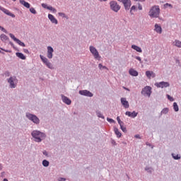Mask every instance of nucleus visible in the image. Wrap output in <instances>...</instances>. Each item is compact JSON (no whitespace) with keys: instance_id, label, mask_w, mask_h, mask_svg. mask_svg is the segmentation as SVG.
Here are the masks:
<instances>
[{"instance_id":"1","label":"nucleus","mask_w":181,"mask_h":181,"mask_svg":"<svg viewBox=\"0 0 181 181\" xmlns=\"http://www.w3.org/2000/svg\"><path fill=\"white\" fill-rule=\"evenodd\" d=\"M31 136L34 138V141L40 143L43 141V139H46V134L39 131L34 130L31 132Z\"/></svg>"},{"instance_id":"2","label":"nucleus","mask_w":181,"mask_h":181,"mask_svg":"<svg viewBox=\"0 0 181 181\" xmlns=\"http://www.w3.org/2000/svg\"><path fill=\"white\" fill-rule=\"evenodd\" d=\"M159 13H160L159 6H153L148 12V15L151 18H159Z\"/></svg>"},{"instance_id":"3","label":"nucleus","mask_w":181,"mask_h":181,"mask_svg":"<svg viewBox=\"0 0 181 181\" xmlns=\"http://www.w3.org/2000/svg\"><path fill=\"white\" fill-rule=\"evenodd\" d=\"M25 117L26 118H28V119L32 121V122H33L36 125H39V124H40V119H39V117H37V116H36V115L27 112L25 113Z\"/></svg>"},{"instance_id":"4","label":"nucleus","mask_w":181,"mask_h":181,"mask_svg":"<svg viewBox=\"0 0 181 181\" xmlns=\"http://www.w3.org/2000/svg\"><path fill=\"white\" fill-rule=\"evenodd\" d=\"M40 58L48 69H50V70L54 69L53 64L50 62V61H49L47 58L45 57L43 55H40Z\"/></svg>"},{"instance_id":"5","label":"nucleus","mask_w":181,"mask_h":181,"mask_svg":"<svg viewBox=\"0 0 181 181\" xmlns=\"http://www.w3.org/2000/svg\"><path fill=\"white\" fill-rule=\"evenodd\" d=\"M17 82H18V79L15 76H11L9 78L7 79V83L10 84V88H16Z\"/></svg>"},{"instance_id":"6","label":"nucleus","mask_w":181,"mask_h":181,"mask_svg":"<svg viewBox=\"0 0 181 181\" xmlns=\"http://www.w3.org/2000/svg\"><path fill=\"white\" fill-rule=\"evenodd\" d=\"M110 9L114 12H118L121 9V6L117 3L115 1H112L110 2Z\"/></svg>"},{"instance_id":"7","label":"nucleus","mask_w":181,"mask_h":181,"mask_svg":"<svg viewBox=\"0 0 181 181\" xmlns=\"http://www.w3.org/2000/svg\"><path fill=\"white\" fill-rule=\"evenodd\" d=\"M89 49L95 59H101V57H100V53H98V51L94 46H90Z\"/></svg>"},{"instance_id":"8","label":"nucleus","mask_w":181,"mask_h":181,"mask_svg":"<svg viewBox=\"0 0 181 181\" xmlns=\"http://www.w3.org/2000/svg\"><path fill=\"white\" fill-rule=\"evenodd\" d=\"M141 94H143V95L151 97V94H152V88L151 86L144 87L141 90Z\"/></svg>"},{"instance_id":"9","label":"nucleus","mask_w":181,"mask_h":181,"mask_svg":"<svg viewBox=\"0 0 181 181\" xmlns=\"http://www.w3.org/2000/svg\"><path fill=\"white\" fill-rule=\"evenodd\" d=\"M117 1L123 4L125 11H129V9H131V0H117Z\"/></svg>"},{"instance_id":"10","label":"nucleus","mask_w":181,"mask_h":181,"mask_svg":"<svg viewBox=\"0 0 181 181\" xmlns=\"http://www.w3.org/2000/svg\"><path fill=\"white\" fill-rule=\"evenodd\" d=\"M155 86H157L158 88H166L170 86V83H169V82L161 81L160 83H156Z\"/></svg>"},{"instance_id":"11","label":"nucleus","mask_w":181,"mask_h":181,"mask_svg":"<svg viewBox=\"0 0 181 181\" xmlns=\"http://www.w3.org/2000/svg\"><path fill=\"white\" fill-rule=\"evenodd\" d=\"M79 94L81 95H84L85 97H93V95H94L93 93L88 90H79Z\"/></svg>"},{"instance_id":"12","label":"nucleus","mask_w":181,"mask_h":181,"mask_svg":"<svg viewBox=\"0 0 181 181\" xmlns=\"http://www.w3.org/2000/svg\"><path fill=\"white\" fill-rule=\"evenodd\" d=\"M53 52H54V49H53V47L48 46L47 57H48L49 59H53Z\"/></svg>"},{"instance_id":"13","label":"nucleus","mask_w":181,"mask_h":181,"mask_svg":"<svg viewBox=\"0 0 181 181\" xmlns=\"http://www.w3.org/2000/svg\"><path fill=\"white\" fill-rule=\"evenodd\" d=\"M62 100L63 103L66 104V105H70L71 104V100L70 98H67V96H65L64 95L62 94L61 95Z\"/></svg>"},{"instance_id":"14","label":"nucleus","mask_w":181,"mask_h":181,"mask_svg":"<svg viewBox=\"0 0 181 181\" xmlns=\"http://www.w3.org/2000/svg\"><path fill=\"white\" fill-rule=\"evenodd\" d=\"M0 11H2L4 13H6V15H8V16H11V18H15L14 14L12 13L9 12V11L2 6H0Z\"/></svg>"},{"instance_id":"15","label":"nucleus","mask_w":181,"mask_h":181,"mask_svg":"<svg viewBox=\"0 0 181 181\" xmlns=\"http://www.w3.org/2000/svg\"><path fill=\"white\" fill-rule=\"evenodd\" d=\"M120 101L124 108H128L129 107V103L127 101V98H121Z\"/></svg>"},{"instance_id":"16","label":"nucleus","mask_w":181,"mask_h":181,"mask_svg":"<svg viewBox=\"0 0 181 181\" xmlns=\"http://www.w3.org/2000/svg\"><path fill=\"white\" fill-rule=\"evenodd\" d=\"M125 115H127L128 117H131V118H135L138 115V112L133 111L132 112L127 111L125 112Z\"/></svg>"},{"instance_id":"17","label":"nucleus","mask_w":181,"mask_h":181,"mask_svg":"<svg viewBox=\"0 0 181 181\" xmlns=\"http://www.w3.org/2000/svg\"><path fill=\"white\" fill-rule=\"evenodd\" d=\"M48 19L52 22V23H54L55 25H57L59 23V21H57V19L54 18V16L52 14H48Z\"/></svg>"},{"instance_id":"18","label":"nucleus","mask_w":181,"mask_h":181,"mask_svg":"<svg viewBox=\"0 0 181 181\" xmlns=\"http://www.w3.org/2000/svg\"><path fill=\"white\" fill-rule=\"evenodd\" d=\"M129 74L130 76H132L133 77H138L139 73L134 69H130L129 71Z\"/></svg>"},{"instance_id":"19","label":"nucleus","mask_w":181,"mask_h":181,"mask_svg":"<svg viewBox=\"0 0 181 181\" xmlns=\"http://www.w3.org/2000/svg\"><path fill=\"white\" fill-rule=\"evenodd\" d=\"M16 56L21 60H26V56H25L22 52H16Z\"/></svg>"},{"instance_id":"20","label":"nucleus","mask_w":181,"mask_h":181,"mask_svg":"<svg viewBox=\"0 0 181 181\" xmlns=\"http://www.w3.org/2000/svg\"><path fill=\"white\" fill-rule=\"evenodd\" d=\"M20 4H21V5H23L25 8H27L28 9L30 8V4L26 2L25 0H20Z\"/></svg>"},{"instance_id":"21","label":"nucleus","mask_w":181,"mask_h":181,"mask_svg":"<svg viewBox=\"0 0 181 181\" xmlns=\"http://www.w3.org/2000/svg\"><path fill=\"white\" fill-rule=\"evenodd\" d=\"M132 49H133L134 50H136V52H138L139 53H142V49L138 45H132Z\"/></svg>"},{"instance_id":"22","label":"nucleus","mask_w":181,"mask_h":181,"mask_svg":"<svg viewBox=\"0 0 181 181\" xmlns=\"http://www.w3.org/2000/svg\"><path fill=\"white\" fill-rule=\"evenodd\" d=\"M154 30L156 32H157V33H162V27H160V25H158V24H156L155 25V29Z\"/></svg>"},{"instance_id":"23","label":"nucleus","mask_w":181,"mask_h":181,"mask_svg":"<svg viewBox=\"0 0 181 181\" xmlns=\"http://www.w3.org/2000/svg\"><path fill=\"white\" fill-rule=\"evenodd\" d=\"M114 131H115V134L117 135V138H121L122 134H121V132H119V130L118 129V128L115 127Z\"/></svg>"},{"instance_id":"24","label":"nucleus","mask_w":181,"mask_h":181,"mask_svg":"<svg viewBox=\"0 0 181 181\" xmlns=\"http://www.w3.org/2000/svg\"><path fill=\"white\" fill-rule=\"evenodd\" d=\"M1 40H2V42H6V40H8V39H9V37H8L6 36V35L5 34H1L0 35Z\"/></svg>"},{"instance_id":"25","label":"nucleus","mask_w":181,"mask_h":181,"mask_svg":"<svg viewBox=\"0 0 181 181\" xmlns=\"http://www.w3.org/2000/svg\"><path fill=\"white\" fill-rule=\"evenodd\" d=\"M173 45L176 46L177 47L181 48V42L177 40H175V42H173Z\"/></svg>"},{"instance_id":"26","label":"nucleus","mask_w":181,"mask_h":181,"mask_svg":"<svg viewBox=\"0 0 181 181\" xmlns=\"http://www.w3.org/2000/svg\"><path fill=\"white\" fill-rule=\"evenodd\" d=\"M49 165H50V163L49 162V160H42V165H43L45 168L49 167Z\"/></svg>"},{"instance_id":"27","label":"nucleus","mask_w":181,"mask_h":181,"mask_svg":"<svg viewBox=\"0 0 181 181\" xmlns=\"http://www.w3.org/2000/svg\"><path fill=\"white\" fill-rule=\"evenodd\" d=\"M168 112H169V108L165 107L164 109L162 110V111L160 112V115H163V114L166 115V114H168Z\"/></svg>"},{"instance_id":"28","label":"nucleus","mask_w":181,"mask_h":181,"mask_svg":"<svg viewBox=\"0 0 181 181\" xmlns=\"http://www.w3.org/2000/svg\"><path fill=\"white\" fill-rule=\"evenodd\" d=\"M173 110L175 111V112H177L179 111V106L177 105V103L175 102L173 103Z\"/></svg>"},{"instance_id":"29","label":"nucleus","mask_w":181,"mask_h":181,"mask_svg":"<svg viewBox=\"0 0 181 181\" xmlns=\"http://www.w3.org/2000/svg\"><path fill=\"white\" fill-rule=\"evenodd\" d=\"M153 74V71H146V77H148V78H151V77L152 76V74Z\"/></svg>"},{"instance_id":"30","label":"nucleus","mask_w":181,"mask_h":181,"mask_svg":"<svg viewBox=\"0 0 181 181\" xmlns=\"http://www.w3.org/2000/svg\"><path fill=\"white\" fill-rule=\"evenodd\" d=\"M145 170L148 172V173L152 174L153 169L151 167H146Z\"/></svg>"},{"instance_id":"31","label":"nucleus","mask_w":181,"mask_h":181,"mask_svg":"<svg viewBox=\"0 0 181 181\" xmlns=\"http://www.w3.org/2000/svg\"><path fill=\"white\" fill-rule=\"evenodd\" d=\"M171 155L173 159H175V160H179V159H180V156H179V154H177L176 156H175V153H172Z\"/></svg>"},{"instance_id":"32","label":"nucleus","mask_w":181,"mask_h":181,"mask_svg":"<svg viewBox=\"0 0 181 181\" xmlns=\"http://www.w3.org/2000/svg\"><path fill=\"white\" fill-rule=\"evenodd\" d=\"M96 115L97 117H98V118H103V119H104V115H102L101 112L100 111H97L96 112Z\"/></svg>"},{"instance_id":"33","label":"nucleus","mask_w":181,"mask_h":181,"mask_svg":"<svg viewBox=\"0 0 181 181\" xmlns=\"http://www.w3.org/2000/svg\"><path fill=\"white\" fill-rule=\"evenodd\" d=\"M10 37H11V39H13V40H14V42H17L19 39L16 38V37H15V35L12 33L9 34Z\"/></svg>"},{"instance_id":"34","label":"nucleus","mask_w":181,"mask_h":181,"mask_svg":"<svg viewBox=\"0 0 181 181\" xmlns=\"http://www.w3.org/2000/svg\"><path fill=\"white\" fill-rule=\"evenodd\" d=\"M16 43H18V45H19V46H22V47H25L26 46V45H25L23 43V42L21 41L20 40H18Z\"/></svg>"},{"instance_id":"35","label":"nucleus","mask_w":181,"mask_h":181,"mask_svg":"<svg viewBox=\"0 0 181 181\" xmlns=\"http://www.w3.org/2000/svg\"><path fill=\"white\" fill-rule=\"evenodd\" d=\"M30 12L31 13H33V15H36V13H37V12L36 11L35 8H33V7L30 8Z\"/></svg>"},{"instance_id":"36","label":"nucleus","mask_w":181,"mask_h":181,"mask_svg":"<svg viewBox=\"0 0 181 181\" xmlns=\"http://www.w3.org/2000/svg\"><path fill=\"white\" fill-rule=\"evenodd\" d=\"M132 11H136V6H132V8H130V13L131 15H134V13Z\"/></svg>"},{"instance_id":"37","label":"nucleus","mask_w":181,"mask_h":181,"mask_svg":"<svg viewBox=\"0 0 181 181\" xmlns=\"http://www.w3.org/2000/svg\"><path fill=\"white\" fill-rule=\"evenodd\" d=\"M58 15L59 16H62V18H66V19H69V17H67V16H66L64 13H59Z\"/></svg>"},{"instance_id":"38","label":"nucleus","mask_w":181,"mask_h":181,"mask_svg":"<svg viewBox=\"0 0 181 181\" xmlns=\"http://www.w3.org/2000/svg\"><path fill=\"white\" fill-rule=\"evenodd\" d=\"M166 97H167L168 100H169V101H175V99L170 95H166Z\"/></svg>"},{"instance_id":"39","label":"nucleus","mask_w":181,"mask_h":181,"mask_svg":"<svg viewBox=\"0 0 181 181\" xmlns=\"http://www.w3.org/2000/svg\"><path fill=\"white\" fill-rule=\"evenodd\" d=\"M107 121L108 122L112 123V124H115V120H114L113 119H111V118H110V117H107Z\"/></svg>"},{"instance_id":"40","label":"nucleus","mask_w":181,"mask_h":181,"mask_svg":"<svg viewBox=\"0 0 181 181\" xmlns=\"http://www.w3.org/2000/svg\"><path fill=\"white\" fill-rule=\"evenodd\" d=\"M9 45H11V46L13 47L14 50H17V52H19V49H18V48H16V47H15V45H13L12 42H10Z\"/></svg>"},{"instance_id":"41","label":"nucleus","mask_w":181,"mask_h":181,"mask_svg":"<svg viewBox=\"0 0 181 181\" xmlns=\"http://www.w3.org/2000/svg\"><path fill=\"white\" fill-rule=\"evenodd\" d=\"M4 76H6V77H9L11 76V72H9V71H6L4 73Z\"/></svg>"},{"instance_id":"42","label":"nucleus","mask_w":181,"mask_h":181,"mask_svg":"<svg viewBox=\"0 0 181 181\" xmlns=\"http://www.w3.org/2000/svg\"><path fill=\"white\" fill-rule=\"evenodd\" d=\"M120 129H122V131H123V132H127V127L123 126H120Z\"/></svg>"},{"instance_id":"43","label":"nucleus","mask_w":181,"mask_h":181,"mask_svg":"<svg viewBox=\"0 0 181 181\" xmlns=\"http://www.w3.org/2000/svg\"><path fill=\"white\" fill-rule=\"evenodd\" d=\"M0 30H1L2 32H4V33H8V31H6V30L0 25Z\"/></svg>"},{"instance_id":"44","label":"nucleus","mask_w":181,"mask_h":181,"mask_svg":"<svg viewBox=\"0 0 181 181\" xmlns=\"http://www.w3.org/2000/svg\"><path fill=\"white\" fill-rule=\"evenodd\" d=\"M41 6H42V8H44L45 9H47L48 6L47 4L43 3L41 4Z\"/></svg>"},{"instance_id":"45","label":"nucleus","mask_w":181,"mask_h":181,"mask_svg":"<svg viewBox=\"0 0 181 181\" xmlns=\"http://www.w3.org/2000/svg\"><path fill=\"white\" fill-rule=\"evenodd\" d=\"M135 59L138 60L140 63H142V59H141L140 57H135Z\"/></svg>"},{"instance_id":"46","label":"nucleus","mask_w":181,"mask_h":181,"mask_svg":"<svg viewBox=\"0 0 181 181\" xmlns=\"http://www.w3.org/2000/svg\"><path fill=\"white\" fill-rule=\"evenodd\" d=\"M168 6H170V8H172V4H170L168 3L164 4V8H168Z\"/></svg>"},{"instance_id":"47","label":"nucleus","mask_w":181,"mask_h":181,"mask_svg":"<svg viewBox=\"0 0 181 181\" xmlns=\"http://www.w3.org/2000/svg\"><path fill=\"white\" fill-rule=\"evenodd\" d=\"M1 50H3V52H6V53H12V51L11 50L4 49H1Z\"/></svg>"},{"instance_id":"48","label":"nucleus","mask_w":181,"mask_h":181,"mask_svg":"<svg viewBox=\"0 0 181 181\" xmlns=\"http://www.w3.org/2000/svg\"><path fill=\"white\" fill-rule=\"evenodd\" d=\"M43 155H45V156H49V153L46 151H42Z\"/></svg>"},{"instance_id":"49","label":"nucleus","mask_w":181,"mask_h":181,"mask_svg":"<svg viewBox=\"0 0 181 181\" xmlns=\"http://www.w3.org/2000/svg\"><path fill=\"white\" fill-rule=\"evenodd\" d=\"M53 7L52 6H48L47 7V9H48V11H53Z\"/></svg>"},{"instance_id":"50","label":"nucleus","mask_w":181,"mask_h":181,"mask_svg":"<svg viewBox=\"0 0 181 181\" xmlns=\"http://www.w3.org/2000/svg\"><path fill=\"white\" fill-rule=\"evenodd\" d=\"M119 125H120V127H122L124 125V122L120 121L118 122Z\"/></svg>"},{"instance_id":"51","label":"nucleus","mask_w":181,"mask_h":181,"mask_svg":"<svg viewBox=\"0 0 181 181\" xmlns=\"http://www.w3.org/2000/svg\"><path fill=\"white\" fill-rule=\"evenodd\" d=\"M134 138H137V139H141V136H139V134H136L135 136H134Z\"/></svg>"},{"instance_id":"52","label":"nucleus","mask_w":181,"mask_h":181,"mask_svg":"<svg viewBox=\"0 0 181 181\" xmlns=\"http://www.w3.org/2000/svg\"><path fill=\"white\" fill-rule=\"evenodd\" d=\"M59 181H66V178H63V177H59Z\"/></svg>"},{"instance_id":"53","label":"nucleus","mask_w":181,"mask_h":181,"mask_svg":"<svg viewBox=\"0 0 181 181\" xmlns=\"http://www.w3.org/2000/svg\"><path fill=\"white\" fill-rule=\"evenodd\" d=\"M111 144L112 145H117V142H115V140H112Z\"/></svg>"},{"instance_id":"54","label":"nucleus","mask_w":181,"mask_h":181,"mask_svg":"<svg viewBox=\"0 0 181 181\" xmlns=\"http://www.w3.org/2000/svg\"><path fill=\"white\" fill-rule=\"evenodd\" d=\"M23 52H24V53H27L28 54H29V50L28 49H24Z\"/></svg>"},{"instance_id":"55","label":"nucleus","mask_w":181,"mask_h":181,"mask_svg":"<svg viewBox=\"0 0 181 181\" xmlns=\"http://www.w3.org/2000/svg\"><path fill=\"white\" fill-rule=\"evenodd\" d=\"M103 64H98V67H99V69H100V70H101V69H103Z\"/></svg>"},{"instance_id":"56","label":"nucleus","mask_w":181,"mask_h":181,"mask_svg":"<svg viewBox=\"0 0 181 181\" xmlns=\"http://www.w3.org/2000/svg\"><path fill=\"white\" fill-rule=\"evenodd\" d=\"M136 2H145V0H134Z\"/></svg>"},{"instance_id":"57","label":"nucleus","mask_w":181,"mask_h":181,"mask_svg":"<svg viewBox=\"0 0 181 181\" xmlns=\"http://www.w3.org/2000/svg\"><path fill=\"white\" fill-rule=\"evenodd\" d=\"M139 11H142V6H141V4H139Z\"/></svg>"},{"instance_id":"58","label":"nucleus","mask_w":181,"mask_h":181,"mask_svg":"<svg viewBox=\"0 0 181 181\" xmlns=\"http://www.w3.org/2000/svg\"><path fill=\"white\" fill-rule=\"evenodd\" d=\"M54 13H56V12H57V10H56V8H52V11Z\"/></svg>"},{"instance_id":"59","label":"nucleus","mask_w":181,"mask_h":181,"mask_svg":"<svg viewBox=\"0 0 181 181\" xmlns=\"http://www.w3.org/2000/svg\"><path fill=\"white\" fill-rule=\"evenodd\" d=\"M117 122H121V119L119 118V116L117 117Z\"/></svg>"},{"instance_id":"60","label":"nucleus","mask_w":181,"mask_h":181,"mask_svg":"<svg viewBox=\"0 0 181 181\" xmlns=\"http://www.w3.org/2000/svg\"><path fill=\"white\" fill-rule=\"evenodd\" d=\"M4 176H5V172H2L1 173V177H4Z\"/></svg>"},{"instance_id":"61","label":"nucleus","mask_w":181,"mask_h":181,"mask_svg":"<svg viewBox=\"0 0 181 181\" xmlns=\"http://www.w3.org/2000/svg\"><path fill=\"white\" fill-rule=\"evenodd\" d=\"M2 169H4V166H2V164L0 163V170H2Z\"/></svg>"},{"instance_id":"62","label":"nucleus","mask_w":181,"mask_h":181,"mask_svg":"<svg viewBox=\"0 0 181 181\" xmlns=\"http://www.w3.org/2000/svg\"><path fill=\"white\" fill-rule=\"evenodd\" d=\"M123 88H124V90H127V91H129V89L127 88H126L125 86H123Z\"/></svg>"},{"instance_id":"63","label":"nucleus","mask_w":181,"mask_h":181,"mask_svg":"<svg viewBox=\"0 0 181 181\" xmlns=\"http://www.w3.org/2000/svg\"><path fill=\"white\" fill-rule=\"evenodd\" d=\"M102 69H107V66H102Z\"/></svg>"},{"instance_id":"64","label":"nucleus","mask_w":181,"mask_h":181,"mask_svg":"<svg viewBox=\"0 0 181 181\" xmlns=\"http://www.w3.org/2000/svg\"><path fill=\"white\" fill-rule=\"evenodd\" d=\"M3 181H8V179L4 178V179L3 180Z\"/></svg>"}]
</instances>
